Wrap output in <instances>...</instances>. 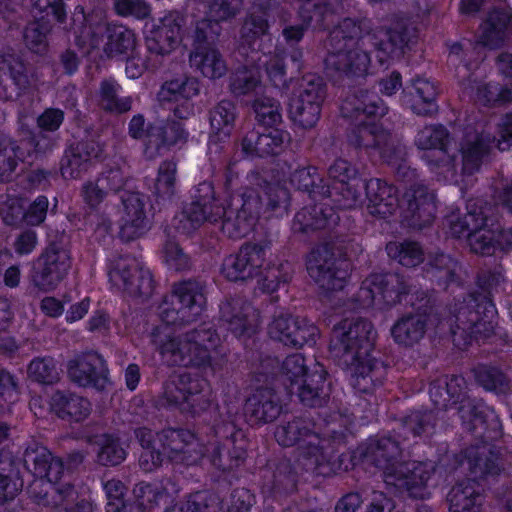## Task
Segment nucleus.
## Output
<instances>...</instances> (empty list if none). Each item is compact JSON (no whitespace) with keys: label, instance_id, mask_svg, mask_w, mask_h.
Returning <instances> with one entry per match:
<instances>
[{"label":"nucleus","instance_id":"nucleus-3","mask_svg":"<svg viewBox=\"0 0 512 512\" xmlns=\"http://www.w3.org/2000/svg\"><path fill=\"white\" fill-rule=\"evenodd\" d=\"M334 335L343 350L344 361L355 373L365 376L370 372L369 356L375 339L372 324L362 319H345L335 328Z\"/></svg>","mask_w":512,"mask_h":512},{"label":"nucleus","instance_id":"nucleus-46","mask_svg":"<svg viewBox=\"0 0 512 512\" xmlns=\"http://www.w3.org/2000/svg\"><path fill=\"white\" fill-rule=\"evenodd\" d=\"M104 489L108 497V512H142L139 507L124 505L122 496L124 494V485L119 480H109L104 484Z\"/></svg>","mask_w":512,"mask_h":512},{"label":"nucleus","instance_id":"nucleus-12","mask_svg":"<svg viewBox=\"0 0 512 512\" xmlns=\"http://www.w3.org/2000/svg\"><path fill=\"white\" fill-rule=\"evenodd\" d=\"M291 119L303 128L313 127L320 116V93L317 85L308 83L295 91L289 102Z\"/></svg>","mask_w":512,"mask_h":512},{"label":"nucleus","instance_id":"nucleus-62","mask_svg":"<svg viewBox=\"0 0 512 512\" xmlns=\"http://www.w3.org/2000/svg\"><path fill=\"white\" fill-rule=\"evenodd\" d=\"M263 64H266L267 75L273 83L277 84L282 80L284 76V65L280 57H272L269 62L264 61Z\"/></svg>","mask_w":512,"mask_h":512},{"label":"nucleus","instance_id":"nucleus-19","mask_svg":"<svg viewBox=\"0 0 512 512\" xmlns=\"http://www.w3.org/2000/svg\"><path fill=\"white\" fill-rule=\"evenodd\" d=\"M180 39V23L173 15H169L147 37V47L152 53L165 55L177 47Z\"/></svg>","mask_w":512,"mask_h":512},{"label":"nucleus","instance_id":"nucleus-50","mask_svg":"<svg viewBox=\"0 0 512 512\" xmlns=\"http://www.w3.org/2000/svg\"><path fill=\"white\" fill-rule=\"evenodd\" d=\"M303 435L315 438V436L308 435L306 431L305 434H302L300 423L297 421L278 428L275 433L276 440L282 446H291L295 444Z\"/></svg>","mask_w":512,"mask_h":512},{"label":"nucleus","instance_id":"nucleus-35","mask_svg":"<svg viewBox=\"0 0 512 512\" xmlns=\"http://www.w3.org/2000/svg\"><path fill=\"white\" fill-rule=\"evenodd\" d=\"M412 197V200L408 199V206L414 217L422 221L423 224L430 223L436 211L434 195L421 187L414 192Z\"/></svg>","mask_w":512,"mask_h":512},{"label":"nucleus","instance_id":"nucleus-49","mask_svg":"<svg viewBox=\"0 0 512 512\" xmlns=\"http://www.w3.org/2000/svg\"><path fill=\"white\" fill-rule=\"evenodd\" d=\"M114 8L119 15L136 18H144L150 12L149 6L141 0H116Z\"/></svg>","mask_w":512,"mask_h":512},{"label":"nucleus","instance_id":"nucleus-55","mask_svg":"<svg viewBox=\"0 0 512 512\" xmlns=\"http://www.w3.org/2000/svg\"><path fill=\"white\" fill-rule=\"evenodd\" d=\"M25 41L29 49L42 53L46 49V32L40 30L38 24H32L25 31Z\"/></svg>","mask_w":512,"mask_h":512},{"label":"nucleus","instance_id":"nucleus-14","mask_svg":"<svg viewBox=\"0 0 512 512\" xmlns=\"http://www.w3.org/2000/svg\"><path fill=\"white\" fill-rule=\"evenodd\" d=\"M448 222L451 234L457 237H467L468 243L475 253H490L492 232L481 229L484 224V218L481 213L469 212L461 223L455 215H450Z\"/></svg>","mask_w":512,"mask_h":512},{"label":"nucleus","instance_id":"nucleus-42","mask_svg":"<svg viewBox=\"0 0 512 512\" xmlns=\"http://www.w3.org/2000/svg\"><path fill=\"white\" fill-rule=\"evenodd\" d=\"M118 85L112 81L102 83L100 89V102L104 109L114 112H126L131 108V99L117 98Z\"/></svg>","mask_w":512,"mask_h":512},{"label":"nucleus","instance_id":"nucleus-29","mask_svg":"<svg viewBox=\"0 0 512 512\" xmlns=\"http://www.w3.org/2000/svg\"><path fill=\"white\" fill-rule=\"evenodd\" d=\"M202 383L189 375H181L177 380L170 382L165 387V397L171 404L182 405L190 396L199 393Z\"/></svg>","mask_w":512,"mask_h":512},{"label":"nucleus","instance_id":"nucleus-15","mask_svg":"<svg viewBox=\"0 0 512 512\" xmlns=\"http://www.w3.org/2000/svg\"><path fill=\"white\" fill-rule=\"evenodd\" d=\"M265 250L256 245H247L237 254L228 256L222 265V274L230 281L249 278L256 268L262 266Z\"/></svg>","mask_w":512,"mask_h":512},{"label":"nucleus","instance_id":"nucleus-41","mask_svg":"<svg viewBox=\"0 0 512 512\" xmlns=\"http://www.w3.org/2000/svg\"><path fill=\"white\" fill-rule=\"evenodd\" d=\"M21 157L16 145L9 141H0V181L8 180L12 177Z\"/></svg>","mask_w":512,"mask_h":512},{"label":"nucleus","instance_id":"nucleus-51","mask_svg":"<svg viewBox=\"0 0 512 512\" xmlns=\"http://www.w3.org/2000/svg\"><path fill=\"white\" fill-rule=\"evenodd\" d=\"M456 321L458 329L464 332H480L481 323L478 321V312L473 311L468 306H463L456 314Z\"/></svg>","mask_w":512,"mask_h":512},{"label":"nucleus","instance_id":"nucleus-63","mask_svg":"<svg viewBox=\"0 0 512 512\" xmlns=\"http://www.w3.org/2000/svg\"><path fill=\"white\" fill-rule=\"evenodd\" d=\"M41 310L47 316L58 317L64 311V306L61 301L54 297H46L41 301Z\"/></svg>","mask_w":512,"mask_h":512},{"label":"nucleus","instance_id":"nucleus-34","mask_svg":"<svg viewBox=\"0 0 512 512\" xmlns=\"http://www.w3.org/2000/svg\"><path fill=\"white\" fill-rule=\"evenodd\" d=\"M185 133L178 123H171L165 127H151L147 133L146 153L152 156L149 150L152 146L159 148L161 145H172L184 138Z\"/></svg>","mask_w":512,"mask_h":512},{"label":"nucleus","instance_id":"nucleus-45","mask_svg":"<svg viewBox=\"0 0 512 512\" xmlns=\"http://www.w3.org/2000/svg\"><path fill=\"white\" fill-rule=\"evenodd\" d=\"M387 252L404 266H415L422 260L421 248L416 243H390Z\"/></svg>","mask_w":512,"mask_h":512},{"label":"nucleus","instance_id":"nucleus-31","mask_svg":"<svg viewBox=\"0 0 512 512\" xmlns=\"http://www.w3.org/2000/svg\"><path fill=\"white\" fill-rule=\"evenodd\" d=\"M512 29V12L510 9L492 12L482 24V42L487 46H494V40L501 38L504 30Z\"/></svg>","mask_w":512,"mask_h":512},{"label":"nucleus","instance_id":"nucleus-11","mask_svg":"<svg viewBox=\"0 0 512 512\" xmlns=\"http://www.w3.org/2000/svg\"><path fill=\"white\" fill-rule=\"evenodd\" d=\"M268 333L285 345L302 347L313 342L317 335V328L307 320L294 319L288 315H281L272 320Z\"/></svg>","mask_w":512,"mask_h":512},{"label":"nucleus","instance_id":"nucleus-27","mask_svg":"<svg viewBox=\"0 0 512 512\" xmlns=\"http://www.w3.org/2000/svg\"><path fill=\"white\" fill-rule=\"evenodd\" d=\"M481 501L474 484L458 485L449 494L450 512H479Z\"/></svg>","mask_w":512,"mask_h":512},{"label":"nucleus","instance_id":"nucleus-40","mask_svg":"<svg viewBox=\"0 0 512 512\" xmlns=\"http://www.w3.org/2000/svg\"><path fill=\"white\" fill-rule=\"evenodd\" d=\"M446 138L447 132L443 127H426L418 133L416 143L422 149L433 150V156H440L444 153Z\"/></svg>","mask_w":512,"mask_h":512},{"label":"nucleus","instance_id":"nucleus-22","mask_svg":"<svg viewBox=\"0 0 512 512\" xmlns=\"http://www.w3.org/2000/svg\"><path fill=\"white\" fill-rule=\"evenodd\" d=\"M396 277L389 275H373L363 282L359 298L363 305H370L374 301L383 300L386 303H393L397 300L398 294L392 287Z\"/></svg>","mask_w":512,"mask_h":512},{"label":"nucleus","instance_id":"nucleus-2","mask_svg":"<svg viewBox=\"0 0 512 512\" xmlns=\"http://www.w3.org/2000/svg\"><path fill=\"white\" fill-rule=\"evenodd\" d=\"M253 184L257 186L258 190L255 188L246 189L241 195L232 197L231 205L234 206L236 213L234 210H228L226 207L217 206L215 213L206 215L205 212H202L192 217L198 213L200 208L199 205L193 206L187 211L189 224L184 225V230L192 231L207 220L217 221L223 219L222 230L224 233L233 238L244 237L255 226L262 203L260 192L265 196L267 206L270 209L279 210L278 215H282L287 211L289 203L287 188L279 183H262L257 176H253Z\"/></svg>","mask_w":512,"mask_h":512},{"label":"nucleus","instance_id":"nucleus-8","mask_svg":"<svg viewBox=\"0 0 512 512\" xmlns=\"http://www.w3.org/2000/svg\"><path fill=\"white\" fill-rule=\"evenodd\" d=\"M309 275L326 291L343 289L350 271L346 260H334L326 250L313 251L307 262Z\"/></svg>","mask_w":512,"mask_h":512},{"label":"nucleus","instance_id":"nucleus-20","mask_svg":"<svg viewBox=\"0 0 512 512\" xmlns=\"http://www.w3.org/2000/svg\"><path fill=\"white\" fill-rule=\"evenodd\" d=\"M104 371V360L94 353L79 356L68 366L69 377L81 386L96 385L104 376Z\"/></svg>","mask_w":512,"mask_h":512},{"label":"nucleus","instance_id":"nucleus-48","mask_svg":"<svg viewBox=\"0 0 512 512\" xmlns=\"http://www.w3.org/2000/svg\"><path fill=\"white\" fill-rule=\"evenodd\" d=\"M176 166L173 162H164L156 181V190L161 196H169L174 191Z\"/></svg>","mask_w":512,"mask_h":512},{"label":"nucleus","instance_id":"nucleus-6","mask_svg":"<svg viewBox=\"0 0 512 512\" xmlns=\"http://www.w3.org/2000/svg\"><path fill=\"white\" fill-rule=\"evenodd\" d=\"M70 268L67 250L49 247L33 264L31 281L42 291H50L65 278Z\"/></svg>","mask_w":512,"mask_h":512},{"label":"nucleus","instance_id":"nucleus-25","mask_svg":"<svg viewBox=\"0 0 512 512\" xmlns=\"http://www.w3.org/2000/svg\"><path fill=\"white\" fill-rule=\"evenodd\" d=\"M288 135L281 130L273 129L268 133L260 134L253 140V135L244 140V149L259 156H268L278 153Z\"/></svg>","mask_w":512,"mask_h":512},{"label":"nucleus","instance_id":"nucleus-4","mask_svg":"<svg viewBox=\"0 0 512 512\" xmlns=\"http://www.w3.org/2000/svg\"><path fill=\"white\" fill-rule=\"evenodd\" d=\"M108 29L103 21L96 25L86 23L76 43L82 52L93 59L112 58L120 55L132 54L137 46L136 36L133 31L125 27H115L103 44V33Z\"/></svg>","mask_w":512,"mask_h":512},{"label":"nucleus","instance_id":"nucleus-43","mask_svg":"<svg viewBox=\"0 0 512 512\" xmlns=\"http://www.w3.org/2000/svg\"><path fill=\"white\" fill-rule=\"evenodd\" d=\"M141 445L144 448L143 453L140 456V466L145 471H152L156 467L160 466L162 459L160 454L162 453L158 447L157 442L154 440L150 447L151 432L148 430H140L137 434Z\"/></svg>","mask_w":512,"mask_h":512},{"label":"nucleus","instance_id":"nucleus-13","mask_svg":"<svg viewBox=\"0 0 512 512\" xmlns=\"http://www.w3.org/2000/svg\"><path fill=\"white\" fill-rule=\"evenodd\" d=\"M30 408L36 416H44L46 411L54 412L61 418L75 421L84 419L90 412V404L84 398L71 393L56 392L51 397L48 407L42 405L40 398H33Z\"/></svg>","mask_w":512,"mask_h":512},{"label":"nucleus","instance_id":"nucleus-37","mask_svg":"<svg viewBox=\"0 0 512 512\" xmlns=\"http://www.w3.org/2000/svg\"><path fill=\"white\" fill-rule=\"evenodd\" d=\"M253 109L258 121L265 126H275L281 122L280 105L271 97H257L253 101Z\"/></svg>","mask_w":512,"mask_h":512},{"label":"nucleus","instance_id":"nucleus-61","mask_svg":"<svg viewBox=\"0 0 512 512\" xmlns=\"http://www.w3.org/2000/svg\"><path fill=\"white\" fill-rule=\"evenodd\" d=\"M290 182L297 189L309 190L313 186L315 178L310 170L303 168L293 173Z\"/></svg>","mask_w":512,"mask_h":512},{"label":"nucleus","instance_id":"nucleus-60","mask_svg":"<svg viewBox=\"0 0 512 512\" xmlns=\"http://www.w3.org/2000/svg\"><path fill=\"white\" fill-rule=\"evenodd\" d=\"M37 244L36 234L32 231L22 233L14 243L15 252L19 255L31 253Z\"/></svg>","mask_w":512,"mask_h":512},{"label":"nucleus","instance_id":"nucleus-44","mask_svg":"<svg viewBox=\"0 0 512 512\" xmlns=\"http://www.w3.org/2000/svg\"><path fill=\"white\" fill-rule=\"evenodd\" d=\"M97 443L100 446L98 451V460L100 463L104 465H116L125 459V449L110 436L103 435L99 437Z\"/></svg>","mask_w":512,"mask_h":512},{"label":"nucleus","instance_id":"nucleus-32","mask_svg":"<svg viewBox=\"0 0 512 512\" xmlns=\"http://www.w3.org/2000/svg\"><path fill=\"white\" fill-rule=\"evenodd\" d=\"M412 110L421 115H428L436 111L434 85L425 79H417L413 84Z\"/></svg>","mask_w":512,"mask_h":512},{"label":"nucleus","instance_id":"nucleus-57","mask_svg":"<svg viewBox=\"0 0 512 512\" xmlns=\"http://www.w3.org/2000/svg\"><path fill=\"white\" fill-rule=\"evenodd\" d=\"M48 200L46 197H38L25 214V220L29 225H39L46 217Z\"/></svg>","mask_w":512,"mask_h":512},{"label":"nucleus","instance_id":"nucleus-10","mask_svg":"<svg viewBox=\"0 0 512 512\" xmlns=\"http://www.w3.org/2000/svg\"><path fill=\"white\" fill-rule=\"evenodd\" d=\"M147 199L138 192H126L122 196L119 211L120 236L124 240L140 237L148 228Z\"/></svg>","mask_w":512,"mask_h":512},{"label":"nucleus","instance_id":"nucleus-26","mask_svg":"<svg viewBox=\"0 0 512 512\" xmlns=\"http://www.w3.org/2000/svg\"><path fill=\"white\" fill-rule=\"evenodd\" d=\"M122 182L123 177L118 170L110 171L107 176L99 178L96 183L88 182L83 186V199L89 206L95 207L104 199L105 189L117 190L121 187Z\"/></svg>","mask_w":512,"mask_h":512},{"label":"nucleus","instance_id":"nucleus-24","mask_svg":"<svg viewBox=\"0 0 512 512\" xmlns=\"http://www.w3.org/2000/svg\"><path fill=\"white\" fill-rule=\"evenodd\" d=\"M191 65L204 77L215 79L226 73V64L219 53L210 47H199L190 56Z\"/></svg>","mask_w":512,"mask_h":512},{"label":"nucleus","instance_id":"nucleus-9","mask_svg":"<svg viewBox=\"0 0 512 512\" xmlns=\"http://www.w3.org/2000/svg\"><path fill=\"white\" fill-rule=\"evenodd\" d=\"M433 470L430 462L393 463L385 469L384 480L388 485L406 490L413 497H423V488Z\"/></svg>","mask_w":512,"mask_h":512},{"label":"nucleus","instance_id":"nucleus-39","mask_svg":"<svg viewBox=\"0 0 512 512\" xmlns=\"http://www.w3.org/2000/svg\"><path fill=\"white\" fill-rule=\"evenodd\" d=\"M28 376L40 384H53L59 378V373L52 359L38 358L28 366Z\"/></svg>","mask_w":512,"mask_h":512},{"label":"nucleus","instance_id":"nucleus-52","mask_svg":"<svg viewBox=\"0 0 512 512\" xmlns=\"http://www.w3.org/2000/svg\"><path fill=\"white\" fill-rule=\"evenodd\" d=\"M195 205H199L200 208L198 209V213L197 215L201 214L202 212H205L206 215L210 214V213H215L217 211V206L219 207H223L221 204L218 203V201H216L212 196H209V194L207 193L206 194V197L201 199L200 201L198 202H195V203H192L189 207H187L183 213L180 215L179 217V223L180 225L178 226V229L182 230L183 232L185 233H189L190 231H186L184 230V225L186 224H189V221H188V217H187V211L189 209H191L193 206ZM195 215H193L192 217H195Z\"/></svg>","mask_w":512,"mask_h":512},{"label":"nucleus","instance_id":"nucleus-47","mask_svg":"<svg viewBox=\"0 0 512 512\" xmlns=\"http://www.w3.org/2000/svg\"><path fill=\"white\" fill-rule=\"evenodd\" d=\"M247 411L251 413L255 422L272 421L279 414V408L271 401L260 403L256 398H251L247 402Z\"/></svg>","mask_w":512,"mask_h":512},{"label":"nucleus","instance_id":"nucleus-30","mask_svg":"<svg viewBox=\"0 0 512 512\" xmlns=\"http://www.w3.org/2000/svg\"><path fill=\"white\" fill-rule=\"evenodd\" d=\"M231 89L236 96L260 97L263 86L258 68L244 69L238 71L233 78Z\"/></svg>","mask_w":512,"mask_h":512},{"label":"nucleus","instance_id":"nucleus-59","mask_svg":"<svg viewBox=\"0 0 512 512\" xmlns=\"http://www.w3.org/2000/svg\"><path fill=\"white\" fill-rule=\"evenodd\" d=\"M63 118L62 111L48 109L38 118V125L45 130H56L61 125Z\"/></svg>","mask_w":512,"mask_h":512},{"label":"nucleus","instance_id":"nucleus-5","mask_svg":"<svg viewBox=\"0 0 512 512\" xmlns=\"http://www.w3.org/2000/svg\"><path fill=\"white\" fill-rule=\"evenodd\" d=\"M109 280L118 290L131 295H148L153 290V280L149 270L130 257L115 260L109 269Z\"/></svg>","mask_w":512,"mask_h":512},{"label":"nucleus","instance_id":"nucleus-21","mask_svg":"<svg viewBox=\"0 0 512 512\" xmlns=\"http://www.w3.org/2000/svg\"><path fill=\"white\" fill-rule=\"evenodd\" d=\"M326 64L348 76H362L368 71L370 58L366 52L355 48L329 55Z\"/></svg>","mask_w":512,"mask_h":512},{"label":"nucleus","instance_id":"nucleus-33","mask_svg":"<svg viewBox=\"0 0 512 512\" xmlns=\"http://www.w3.org/2000/svg\"><path fill=\"white\" fill-rule=\"evenodd\" d=\"M424 334V323L419 317L410 316L399 320L392 328L394 340L405 346L416 343Z\"/></svg>","mask_w":512,"mask_h":512},{"label":"nucleus","instance_id":"nucleus-17","mask_svg":"<svg viewBox=\"0 0 512 512\" xmlns=\"http://www.w3.org/2000/svg\"><path fill=\"white\" fill-rule=\"evenodd\" d=\"M221 314L230 331L238 338L250 336L259 326V314L250 305L225 303L221 306Z\"/></svg>","mask_w":512,"mask_h":512},{"label":"nucleus","instance_id":"nucleus-16","mask_svg":"<svg viewBox=\"0 0 512 512\" xmlns=\"http://www.w3.org/2000/svg\"><path fill=\"white\" fill-rule=\"evenodd\" d=\"M156 442L161 452L173 461L192 463L196 460L192 454L198 444L190 431L169 430Z\"/></svg>","mask_w":512,"mask_h":512},{"label":"nucleus","instance_id":"nucleus-28","mask_svg":"<svg viewBox=\"0 0 512 512\" xmlns=\"http://www.w3.org/2000/svg\"><path fill=\"white\" fill-rule=\"evenodd\" d=\"M235 122V107L231 102L223 101L211 113V139L223 140L228 137Z\"/></svg>","mask_w":512,"mask_h":512},{"label":"nucleus","instance_id":"nucleus-38","mask_svg":"<svg viewBox=\"0 0 512 512\" xmlns=\"http://www.w3.org/2000/svg\"><path fill=\"white\" fill-rule=\"evenodd\" d=\"M38 455L40 459H38V457L33 458L35 462V474L41 478L45 477L50 483L57 482L63 472L62 462L54 458L45 449H42Z\"/></svg>","mask_w":512,"mask_h":512},{"label":"nucleus","instance_id":"nucleus-23","mask_svg":"<svg viewBox=\"0 0 512 512\" xmlns=\"http://www.w3.org/2000/svg\"><path fill=\"white\" fill-rule=\"evenodd\" d=\"M360 110V108H357ZM361 113L367 118H371L370 122H364L359 128L360 140L357 144L363 146H374L378 145L377 138L380 136L382 131L377 127L375 119L382 117L386 113V107L383 102L374 95L368 96L366 103L361 108Z\"/></svg>","mask_w":512,"mask_h":512},{"label":"nucleus","instance_id":"nucleus-36","mask_svg":"<svg viewBox=\"0 0 512 512\" xmlns=\"http://www.w3.org/2000/svg\"><path fill=\"white\" fill-rule=\"evenodd\" d=\"M198 83L194 79H175L165 83L160 91V97L164 100L189 99L197 95Z\"/></svg>","mask_w":512,"mask_h":512},{"label":"nucleus","instance_id":"nucleus-7","mask_svg":"<svg viewBox=\"0 0 512 512\" xmlns=\"http://www.w3.org/2000/svg\"><path fill=\"white\" fill-rule=\"evenodd\" d=\"M285 380L290 382L291 388L296 387L300 400L309 406L321 404L319 391L325 379L322 374L315 373L306 378L305 361L302 355L294 354L286 358L282 366Z\"/></svg>","mask_w":512,"mask_h":512},{"label":"nucleus","instance_id":"nucleus-1","mask_svg":"<svg viewBox=\"0 0 512 512\" xmlns=\"http://www.w3.org/2000/svg\"><path fill=\"white\" fill-rule=\"evenodd\" d=\"M204 296L195 282L175 286L172 294L159 306L163 324L152 333V342L169 364L200 365L216 346L217 335L208 328L178 334L176 327L196 320L204 307Z\"/></svg>","mask_w":512,"mask_h":512},{"label":"nucleus","instance_id":"nucleus-58","mask_svg":"<svg viewBox=\"0 0 512 512\" xmlns=\"http://www.w3.org/2000/svg\"><path fill=\"white\" fill-rule=\"evenodd\" d=\"M241 6V0H215L211 13L216 20H223L234 15Z\"/></svg>","mask_w":512,"mask_h":512},{"label":"nucleus","instance_id":"nucleus-18","mask_svg":"<svg viewBox=\"0 0 512 512\" xmlns=\"http://www.w3.org/2000/svg\"><path fill=\"white\" fill-rule=\"evenodd\" d=\"M329 175L343 186L341 193L345 198L344 206H354L365 188L364 182L357 177L356 170L346 160L339 159L330 167Z\"/></svg>","mask_w":512,"mask_h":512},{"label":"nucleus","instance_id":"nucleus-64","mask_svg":"<svg viewBox=\"0 0 512 512\" xmlns=\"http://www.w3.org/2000/svg\"><path fill=\"white\" fill-rule=\"evenodd\" d=\"M360 503L361 499L358 494H348L338 502L336 512H356Z\"/></svg>","mask_w":512,"mask_h":512},{"label":"nucleus","instance_id":"nucleus-56","mask_svg":"<svg viewBox=\"0 0 512 512\" xmlns=\"http://www.w3.org/2000/svg\"><path fill=\"white\" fill-rule=\"evenodd\" d=\"M89 167V159L82 160L80 154H73L67 158L66 164L61 168L62 175L66 178H77Z\"/></svg>","mask_w":512,"mask_h":512},{"label":"nucleus","instance_id":"nucleus-54","mask_svg":"<svg viewBox=\"0 0 512 512\" xmlns=\"http://www.w3.org/2000/svg\"><path fill=\"white\" fill-rule=\"evenodd\" d=\"M164 259L166 264L175 270H181L187 267L188 258L179 248L177 243L168 242L164 247Z\"/></svg>","mask_w":512,"mask_h":512},{"label":"nucleus","instance_id":"nucleus-53","mask_svg":"<svg viewBox=\"0 0 512 512\" xmlns=\"http://www.w3.org/2000/svg\"><path fill=\"white\" fill-rule=\"evenodd\" d=\"M17 400L18 391L14 378L6 371L0 372V406L14 403Z\"/></svg>","mask_w":512,"mask_h":512}]
</instances>
